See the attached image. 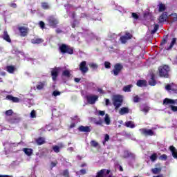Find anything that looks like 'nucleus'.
<instances>
[{
	"label": "nucleus",
	"mask_w": 177,
	"mask_h": 177,
	"mask_svg": "<svg viewBox=\"0 0 177 177\" xmlns=\"http://www.w3.org/2000/svg\"><path fill=\"white\" fill-rule=\"evenodd\" d=\"M163 105L169 107V109L174 113L177 111V99L172 100L169 98H165L163 100Z\"/></svg>",
	"instance_id": "f257e3e1"
},
{
	"label": "nucleus",
	"mask_w": 177,
	"mask_h": 177,
	"mask_svg": "<svg viewBox=\"0 0 177 177\" xmlns=\"http://www.w3.org/2000/svg\"><path fill=\"white\" fill-rule=\"evenodd\" d=\"M159 75L164 78H168L169 77V66L165 65L159 67Z\"/></svg>",
	"instance_id": "f03ea898"
},
{
	"label": "nucleus",
	"mask_w": 177,
	"mask_h": 177,
	"mask_svg": "<svg viewBox=\"0 0 177 177\" xmlns=\"http://www.w3.org/2000/svg\"><path fill=\"white\" fill-rule=\"evenodd\" d=\"M112 100L113 102V105L115 107V110H117V109H119V107L121 106V103H122V96L114 95Z\"/></svg>",
	"instance_id": "7ed1b4c3"
},
{
	"label": "nucleus",
	"mask_w": 177,
	"mask_h": 177,
	"mask_svg": "<svg viewBox=\"0 0 177 177\" xmlns=\"http://www.w3.org/2000/svg\"><path fill=\"white\" fill-rule=\"evenodd\" d=\"M59 50L62 52V53H68L69 55H73L74 52L70 46L66 44H62L59 46Z\"/></svg>",
	"instance_id": "20e7f679"
},
{
	"label": "nucleus",
	"mask_w": 177,
	"mask_h": 177,
	"mask_svg": "<svg viewBox=\"0 0 177 177\" xmlns=\"http://www.w3.org/2000/svg\"><path fill=\"white\" fill-rule=\"evenodd\" d=\"M47 21L50 27L55 28L59 24V19L55 17H50L48 18Z\"/></svg>",
	"instance_id": "39448f33"
},
{
	"label": "nucleus",
	"mask_w": 177,
	"mask_h": 177,
	"mask_svg": "<svg viewBox=\"0 0 177 177\" xmlns=\"http://www.w3.org/2000/svg\"><path fill=\"white\" fill-rule=\"evenodd\" d=\"M86 97L89 104H95V103H96V102H97L99 99V96L95 95H87Z\"/></svg>",
	"instance_id": "423d86ee"
},
{
	"label": "nucleus",
	"mask_w": 177,
	"mask_h": 177,
	"mask_svg": "<svg viewBox=\"0 0 177 177\" xmlns=\"http://www.w3.org/2000/svg\"><path fill=\"white\" fill-rule=\"evenodd\" d=\"M79 67L82 74H85L86 73H88V71L89 70V68H88V66H86V62L85 61L82 62L79 65Z\"/></svg>",
	"instance_id": "0eeeda50"
},
{
	"label": "nucleus",
	"mask_w": 177,
	"mask_h": 177,
	"mask_svg": "<svg viewBox=\"0 0 177 177\" xmlns=\"http://www.w3.org/2000/svg\"><path fill=\"white\" fill-rule=\"evenodd\" d=\"M140 132L145 136H153L154 135V131L151 129H140Z\"/></svg>",
	"instance_id": "6e6552de"
},
{
	"label": "nucleus",
	"mask_w": 177,
	"mask_h": 177,
	"mask_svg": "<svg viewBox=\"0 0 177 177\" xmlns=\"http://www.w3.org/2000/svg\"><path fill=\"white\" fill-rule=\"evenodd\" d=\"M169 17H168V13L167 12H164L159 17L158 21L159 23H164V21H167L169 20Z\"/></svg>",
	"instance_id": "1a4fd4ad"
},
{
	"label": "nucleus",
	"mask_w": 177,
	"mask_h": 177,
	"mask_svg": "<svg viewBox=\"0 0 177 177\" xmlns=\"http://www.w3.org/2000/svg\"><path fill=\"white\" fill-rule=\"evenodd\" d=\"M121 70H122V65H121V64H115L114 66V69L113 71V75H118V74H120V72L121 71Z\"/></svg>",
	"instance_id": "9d476101"
},
{
	"label": "nucleus",
	"mask_w": 177,
	"mask_h": 177,
	"mask_svg": "<svg viewBox=\"0 0 177 177\" xmlns=\"http://www.w3.org/2000/svg\"><path fill=\"white\" fill-rule=\"evenodd\" d=\"M62 68H55L51 71V75L53 77V80L56 81V78H57V75H59V73L60 72Z\"/></svg>",
	"instance_id": "9b49d317"
},
{
	"label": "nucleus",
	"mask_w": 177,
	"mask_h": 177,
	"mask_svg": "<svg viewBox=\"0 0 177 177\" xmlns=\"http://www.w3.org/2000/svg\"><path fill=\"white\" fill-rule=\"evenodd\" d=\"M131 38H132V35L127 32L124 36H122L120 37V41L122 44H126L127 41H128V39H131Z\"/></svg>",
	"instance_id": "f8f14e48"
},
{
	"label": "nucleus",
	"mask_w": 177,
	"mask_h": 177,
	"mask_svg": "<svg viewBox=\"0 0 177 177\" xmlns=\"http://www.w3.org/2000/svg\"><path fill=\"white\" fill-rule=\"evenodd\" d=\"M78 131H80V132H91L92 129L89 126H80L78 128Z\"/></svg>",
	"instance_id": "ddd939ff"
},
{
	"label": "nucleus",
	"mask_w": 177,
	"mask_h": 177,
	"mask_svg": "<svg viewBox=\"0 0 177 177\" xmlns=\"http://www.w3.org/2000/svg\"><path fill=\"white\" fill-rule=\"evenodd\" d=\"M21 119L20 117L14 115L13 118L10 119L8 121L10 124H19V122L21 121Z\"/></svg>",
	"instance_id": "4468645a"
},
{
	"label": "nucleus",
	"mask_w": 177,
	"mask_h": 177,
	"mask_svg": "<svg viewBox=\"0 0 177 177\" xmlns=\"http://www.w3.org/2000/svg\"><path fill=\"white\" fill-rule=\"evenodd\" d=\"M19 31L20 32L21 37H26V35H27L28 30L26 27L21 26L19 28Z\"/></svg>",
	"instance_id": "2eb2a0df"
},
{
	"label": "nucleus",
	"mask_w": 177,
	"mask_h": 177,
	"mask_svg": "<svg viewBox=\"0 0 177 177\" xmlns=\"http://www.w3.org/2000/svg\"><path fill=\"white\" fill-rule=\"evenodd\" d=\"M6 99L7 100H11L14 103H19L20 102V99H19V97H13V96L10 95H7Z\"/></svg>",
	"instance_id": "dca6fc26"
},
{
	"label": "nucleus",
	"mask_w": 177,
	"mask_h": 177,
	"mask_svg": "<svg viewBox=\"0 0 177 177\" xmlns=\"http://www.w3.org/2000/svg\"><path fill=\"white\" fill-rule=\"evenodd\" d=\"M105 174H106V175H109V174H110L109 170L102 169L101 171L97 173L96 177H103L104 176Z\"/></svg>",
	"instance_id": "f3484780"
},
{
	"label": "nucleus",
	"mask_w": 177,
	"mask_h": 177,
	"mask_svg": "<svg viewBox=\"0 0 177 177\" xmlns=\"http://www.w3.org/2000/svg\"><path fill=\"white\" fill-rule=\"evenodd\" d=\"M129 113V108L122 107L120 109L119 114L120 115H124V114H128Z\"/></svg>",
	"instance_id": "a211bd4d"
},
{
	"label": "nucleus",
	"mask_w": 177,
	"mask_h": 177,
	"mask_svg": "<svg viewBox=\"0 0 177 177\" xmlns=\"http://www.w3.org/2000/svg\"><path fill=\"white\" fill-rule=\"evenodd\" d=\"M72 120L73 122L71 124L70 128H75V124H78L80 122V118H78V116H75Z\"/></svg>",
	"instance_id": "6ab92c4d"
},
{
	"label": "nucleus",
	"mask_w": 177,
	"mask_h": 177,
	"mask_svg": "<svg viewBox=\"0 0 177 177\" xmlns=\"http://www.w3.org/2000/svg\"><path fill=\"white\" fill-rule=\"evenodd\" d=\"M169 21L171 23H174V21H177V14L176 13H172L169 17Z\"/></svg>",
	"instance_id": "aec40b11"
},
{
	"label": "nucleus",
	"mask_w": 177,
	"mask_h": 177,
	"mask_svg": "<svg viewBox=\"0 0 177 177\" xmlns=\"http://www.w3.org/2000/svg\"><path fill=\"white\" fill-rule=\"evenodd\" d=\"M45 86H46V82H39V84H37V86H36V88L39 91H41L44 88H45Z\"/></svg>",
	"instance_id": "412c9836"
},
{
	"label": "nucleus",
	"mask_w": 177,
	"mask_h": 177,
	"mask_svg": "<svg viewBox=\"0 0 177 177\" xmlns=\"http://www.w3.org/2000/svg\"><path fill=\"white\" fill-rule=\"evenodd\" d=\"M169 149H170V151L172 153V156H173L174 158H177V150H176V149H175L174 146H170Z\"/></svg>",
	"instance_id": "4be33fe9"
},
{
	"label": "nucleus",
	"mask_w": 177,
	"mask_h": 177,
	"mask_svg": "<svg viewBox=\"0 0 177 177\" xmlns=\"http://www.w3.org/2000/svg\"><path fill=\"white\" fill-rule=\"evenodd\" d=\"M6 70L8 73H10V74H13V73H15V71L16 70V68L13 66H8L6 67Z\"/></svg>",
	"instance_id": "5701e85b"
},
{
	"label": "nucleus",
	"mask_w": 177,
	"mask_h": 177,
	"mask_svg": "<svg viewBox=\"0 0 177 177\" xmlns=\"http://www.w3.org/2000/svg\"><path fill=\"white\" fill-rule=\"evenodd\" d=\"M62 75L64 77H66L67 78H70L71 77V71L70 70H65L62 73Z\"/></svg>",
	"instance_id": "b1692460"
},
{
	"label": "nucleus",
	"mask_w": 177,
	"mask_h": 177,
	"mask_svg": "<svg viewBox=\"0 0 177 177\" xmlns=\"http://www.w3.org/2000/svg\"><path fill=\"white\" fill-rule=\"evenodd\" d=\"M23 151L26 154V156H31L32 154V149H28V148H24L23 149Z\"/></svg>",
	"instance_id": "393cba45"
},
{
	"label": "nucleus",
	"mask_w": 177,
	"mask_h": 177,
	"mask_svg": "<svg viewBox=\"0 0 177 177\" xmlns=\"http://www.w3.org/2000/svg\"><path fill=\"white\" fill-rule=\"evenodd\" d=\"M3 38L5 41H7V42H11L10 37H9L7 31H4Z\"/></svg>",
	"instance_id": "a878e982"
},
{
	"label": "nucleus",
	"mask_w": 177,
	"mask_h": 177,
	"mask_svg": "<svg viewBox=\"0 0 177 177\" xmlns=\"http://www.w3.org/2000/svg\"><path fill=\"white\" fill-rule=\"evenodd\" d=\"M149 84L151 86H154V85H156L157 84V82H156V80H154V75H151V79L149 81Z\"/></svg>",
	"instance_id": "bb28decb"
},
{
	"label": "nucleus",
	"mask_w": 177,
	"mask_h": 177,
	"mask_svg": "<svg viewBox=\"0 0 177 177\" xmlns=\"http://www.w3.org/2000/svg\"><path fill=\"white\" fill-rule=\"evenodd\" d=\"M104 121L106 125H110L111 120L110 115H109V114L105 115V117L104 118Z\"/></svg>",
	"instance_id": "cd10ccee"
},
{
	"label": "nucleus",
	"mask_w": 177,
	"mask_h": 177,
	"mask_svg": "<svg viewBox=\"0 0 177 177\" xmlns=\"http://www.w3.org/2000/svg\"><path fill=\"white\" fill-rule=\"evenodd\" d=\"M123 157H124V158H127V157H133V158H135V155L129 153L128 151H125L124 152Z\"/></svg>",
	"instance_id": "c85d7f7f"
},
{
	"label": "nucleus",
	"mask_w": 177,
	"mask_h": 177,
	"mask_svg": "<svg viewBox=\"0 0 177 177\" xmlns=\"http://www.w3.org/2000/svg\"><path fill=\"white\" fill-rule=\"evenodd\" d=\"M137 86H140V88L143 86H146V81L145 80H138L137 82Z\"/></svg>",
	"instance_id": "c756f323"
},
{
	"label": "nucleus",
	"mask_w": 177,
	"mask_h": 177,
	"mask_svg": "<svg viewBox=\"0 0 177 177\" xmlns=\"http://www.w3.org/2000/svg\"><path fill=\"white\" fill-rule=\"evenodd\" d=\"M125 126L127 128H135V124L132 121H128L125 122Z\"/></svg>",
	"instance_id": "7c9ffc66"
},
{
	"label": "nucleus",
	"mask_w": 177,
	"mask_h": 177,
	"mask_svg": "<svg viewBox=\"0 0 177 177\" xmlns=\"http://www.w3.org/2000/svg\"><path fill=\"white\" fill-rule=\"evenodd\" d=\"M36 142L39 146H41V145H44V143H45V138L40 137L36 140Z\"/></svg>",
	"instance_id": "2f4dec72"
},
{
	"label": "nucleus",
	"mask_w": 177,
	"mask_h": 177,
	"mask_svg": "<svg viewBox=\"0 0 177 177\" xmlns=\"http://www.w3.org/2000/svg\"><path fill=\"white\" fill-rule=\"evenodd\" d=\"M32 44H42L44 42V39H33L31 40Z\"/></svg>",
	"instance_id": "473e14b6"
},
{
	"label": "nucleus",
	"mask_w": 177,
	"mask_h": 177,
	"mask_svg": "<svg viewBox=\"0 0 177 177\" xmlns=\"http://www.w3.org/2000/svg\"><path fill=\"white\" fill-rule=\"evenodd\" d=\"M133 86L132 84H129L123 88L124 92H131V88Z\"/></svg>",
	"instance_id": "72a5a7b5"
},
{
	"label": "nucleus",
	"mask_w": 177,
	"mask_h": 177,
	"mask_svg": "<svg viewBox=\"0 0 177 177\" xmlns=\"http://www.w3.org/2000/svg\"><path fill=\"white\" fill-rule=\"evenodd\" d=\"M140 110H141V111H143V113H145V114H146L149 112V106H145V105L141 106Z\"/></svg>",
	"instance_id": "f704fd0d"
},
{
	"label": "nucleus",
	"mask_w": 177,
	"mask_h": 177,
	"mask_svg": "<svg viewBox=\"0 0 177 177\" xmlns=\"http://www.w3.org/2000/svg\"><path fill=\"white\" fill-rule=\"evenodd\" d=\"M116 10H118V12H120V13H126L127 12V10L124 9L122 7L118 6L116 7Z\"/></svg>",
	"instance_id": "c9c22d12"
},
{
	"label": "nucleus",
	"mask_w": 177,
	"mask_h": 177,
	"mask_svg": "<svg viewBox=\"0 0 177 177\" xmlns=\"http://www.w3.org/2000/svg\"><path fill=\"white\" fill-rule=\"evenodd\" d=\"M166 91H175V88H174V84H167L165 86Z\"/></svg>",
	"instance_id": "e433bc0d"
},
{
	"label": "nucleus",
	"mask_w": 177,
	"mask_h": 177,
	"mask_svg": "<svg viewBox=\"0 0 177 177\" xmlns=\"http://www.w3.org/2000/svg\"><path fill=\"white\" fill-rule=\"evenodd\" d=\"M176 41H177L176 38H173L171 40V42L170 44V46L167 49H171V48H174V45H175L176 44Z\"/></svg>",
	"instance_id": "4c0bfd02"
},
{
	"label": "nucleus",
	"mask_w": 177,
	"mask_h": 177,
	"mask_svg": "<svg viewBox=\"0 0 177 177\" xmlns=\"http://www.w3.org/2000/svg\"><path fill=\"white\" fill-rule=\"evenodd\" d=\"M53 150L55 153H59L60 151V147L57 145H55L53 147Z\"/></svg>",
	"instance_id": "58836bf2"
},
{
	"label": "nucleus",
	"mask_w": 177,
	"mask_h": 177,
	"mask_svg": "<svg viewBox=\"0 0 177 177\" xmlns=\"http://www.w3.org/2000/svg\"><path fill=\"white\" fill-rule=\"evenodd\" d=\"M159 12H164L165 10V6L162 3L158 5Z\"/></svg>",
	"instance_id": "ea45409f"
},
{
	"label": "nucleus",
	"mask_w": 177,
	"mask_h": 177,
	"mask_svg": "<svg viewBox=\"0 0 177 177\" xmlns=\"http://www.w3.org/2000/svg\"><path fill=\"white\" fill-rule=\"evenodd\" d=\"M152 172L153 174H154V175H157V174H160V172H161V169L160 168L152 169Z\"/></svg>",
	"instance_id": "a19ab883"
},
{
	"label": "nucleus",
	"mask_w": 177,
	"mask_h": 177,
	"mask_svg": "<svg viewBox=\"0 0 177 177\" xmlns=\"http://www.w3.org/2000/svg\"><path fill=\"white\" fill-rule=\"evenodd\" d=\"M150 160L152 162L156 161L157 160V153H153L150 156Z\"/></svg>",
	"instance_id": "79ce46f5"
},
{
	"label": "nucleus",
	"mask_w": 177,
	"mask_h": 177,
	"mask_svg": "<svg viewBox=\"0 0 177 177\" xmlns=\"http://www.w3.org/2000/svg\"><path fill=\"white\" fill-rule=\"evenodd\" d=\"M159 26L158 24L154 25L153 30L151 31V34H156L157 32V30H158Z\"/></svg>",
	"instance_id": "37998d69"
},
{
	"label": "nucleus",
	"mask_w": 177,
	"mask_h": 177,
	"mask_svg": "<svg viewBox=\"0 0 177 177\" xmlns=\"http://www.w3.org/2000/svg\"><path fill=\"white\" fill-rule=\"evenodd\" d=\"M109 140H110V136H109L108 134H106L104 136V140L102 142L104 146V145H106V142H109Z\"/></svg>",
	"instance_id": "c03bdc74"
},
{
	"label": "nucleus",
	"mask_w": 177,
	"mask_h": 177,
	"mask_svg": "<svg viewBox=\"0 0 177 177\" xmlns=\"http://www.w3.org/2000/svg\"><path fill=\"white\" fill-rule=\"evenodd\" d=\"M89 67H91V68H93V70H95V68H97V64H95V63H90L88 64Z\"/></svg>",
	"instance_id": "a18cd8bd"
},
{
	"label": "nucleus",
	"mask_w": 177,
	"mask_h": 177,
	"mask_svg": "<svg viewBox=\"0 0 177 177\" xmlns=\"http://www.w3.org/2000/svg\"><path fill=\"white\" fill-rule=\"evenodd\" d=\"M60 95H62V93L57 91H55L53 92L52 93V96H54L56 97V96H60Z\"/></svg>",
	"instance_id": "49530a36"
},
{
	"label": "nucleus",
	"mask_w": 177,
	"mask_h": 177,
	"mask_svg": "<svg viewBox=\"0 0 177 177\" xmlns=\"http://www.w3.org/2000/svg\"><path fill=\"white\" fill-rule=\"evenodd\" d=\"M91 145L93 146V147H97V146H99V143L95 140L91 141Z\"/></svg>",
	"instance_id": "de8ad7c7"
},
{
	"label": "nucleus",
	"mask_w": 177,
	"mask_h": 177,
	"mask_svg": "<svg viewBox=\"0 0 177 177\" xmlns=\"http://www.w3.org/2000/svg\"><path fill=\"white\" fill-rule=\"evenodd\" d=\"M35 117H37V113L35 112V110H32L30 112V118H35Z\"/></svg>",
	"instance_id": "09e8293b"
},
{
	"label": "nucleus",
	"mask_w": 177,
	"mask_h": 177,
	"mask_svg": "<svg viewBox=\"0 0 177 177\" xmlns=\"http://www.w3.org/2000/svg\"><path fill=\"white\" fill-rule=\"evenodd\" d=\"M41 8H43V9H49V5L48 3H42Z\"/></svg>",
	"instance_id": "8fccbe9b"
},
{
	"label": "nucleus",
	"mask_w": 177,
	"mask_h": 177,
	"mask_svg": "<svg viewBox=\"0 0 177 177\" xmlns=\"http://www.w3.org/2000/svg\"><path fill=\"white\" fill-rule=\"evenodd\" d=\"M104 67H105V68H110V67H111V64H110V62H105Z\"/></svg>",
	"instance_id": "3c124183"
},
{
	"label": "nucleus",
	"mask_w": 177,
	"mask_h": 177,
	"mask_svg": "<svg viewBox=\"0 0 177 177\" xmlns=\"http://www.w3.org/2000/svg\"><path fill=\"white\" fill-rule=\"evenodd\" d=\"M104 122H103V120H98V121H95V124H96V125H101V126H103Z\"/></svg>",
	"instance_id": "603ef678"
},
{
	"label": "nucleus",
	"mask_w": 177,
	"mask_h": 177,
	"mask_svg": "<svg viewBox=\"0 0 177 177\" xmlns=\"http://www.w3.org/2000/svg\"><path fill=\"white\" fill-rule=\"evenodd\" d=\"M13 114V111L12 109H10L8 111H6V115H12Z\"/></svg>",
	"instance_id": "864d4df0"
},
{
	"label": "nucleus",
	"mask_w": 177,
	"mask_h": 177,
	"mask_svg": "<svg viewBox=\"0 0 177 177\" xmlns=\"http://www.w3.org/2000/svg\"><path fill=\"white\" fill-rule=\"evenodd\" d=\"M167 41H168V37H166L165 39L162 40L160 45H165Z\"/></svg>",
	"instance_id": "5fc2aeb1"
},
{
	"label": "nucleus",
	"mask_w": 177,
	"mask_h": 177,
	"mask_svg": "<svg viewBox=\"0 0 177 177\" xmlns=\"http://www.w3.org/2000/svg\"><path fill=\"white\" fill-rule=\"evenodd\" d=\"M160 160H162V161H165L167 160V155L163 154L160 156Z\"/></svg>",
	"instance_id": "6e6d98bb"
},
{
	"label": "nucleus",
	"mask_w": 177,
	"mask_h": 177,
	"mask_svg": "<svg viewBox=\"0 0 177 177\" xmlns=\"http://www.w3.org/2000/svg\"><path fill=\"white\" fill-rule=\"evenodd\" d=\"M139 100H140V98L138 95L134 97V98H133L134 103L139 102Z\"/></svg>",
	"instance_id": "4d7b16f0"
},
{
	"label": "nucleus",
	"mask_w": 177,
	"mask_h": 177,
	"mask_svg": "<svg viewBox=\"0 0 177 177\" xmlns=\"http://www.w3.org/2000/svg\"><path fill=\"white\" fill-rule=\"evenodd\" d=\"M131 16H132L133 19H139V16H138V14H136L135 12H133Z\"/></svg>",
	"instance_id": "13d9d810"
},
{
	"label": "nucleus",
	"mask_w": 177,
	"mask_h": 177,
	"mask_svg": "<svg viewBox=\"0 0 177 177\" xmlns=\"http://www.w3.org/2000/svg\"><path fill=\"white\" fill-rule=\"evenodd\" d=\"M98 114L99 115H104V114H106V112H104V111H98Z\"/></svg>",
	"instance_id": "bf43d9fd"
},
{
	"label": "nucleus",
	"mask_w": 177,
	"mask_h": 177,
	"mask_svg": "<svg viewBox=\"0 0 177 177\" xmlns=\"http://www.w3.org/2000/svg\"><path fill=\"white\" fill-rule=\"evenodd\" d=\"M64 177H68L69 176H68V170H65L64 171Z\"/></svg>",
	"instance_id": "052dcab7"
},
{
	"label": "nucleus",
	"mask_w": 177,
	"mask_h": 177,
	"mask_svg": "<svg viewBox=\"0 0 177 177\" xmlns=\"http://www.w3.org/2000/svg\"><path fill=\"white\" fill-rule=\"evenodd\" d=\"M39 26H40L41 28H44V27L45 26V23H44V21H41L39 22Z\"/></svg>",
	"instance_id": "680f3d73"
},
{
	"label": "nucleus",
	"mask_w": 177,
	"mask_h": 177,
	"mask_svg": "<svg viewBox=\"0 0 177 177\" xmlns=\"http://www.w3.org/2000/svg\"><path fill=\"white\" fill-rule=\"evenodd\" d=\"M79 172L81 173V175H85L86 174V171L85 169H82Z\"/></svg>",
	"instance_id": "e2e57ef3"
},
{
	"label": "nucleus",
	"mask_w": 177,
	"mask_h": 177,
	"mask_svg": "<svg viewBox=\"0 0 177 177\" xmlns=\"http://www.w3.org/2000/svg\"><path fill=\"white\" fill-rule=\"evenodd\" d=\"M105 104L106 106H109V104H110V100L105 99Z\"/></svg>",
	"instance_id": "0e129e2a"
},
{
	"label": "nucleus",
	"mask_w": 177,
	"mask_h": 177,
	"mask_svg": "<svg viewBox=\"0 0 177 177\" xmlns=\"http://www.w3.org/2000/svg\"><path fill=\"white\" fill-rule=\"evenodd\" d=\"M10 6L12 7V8H16L17 6L16 5V3H12L11 4H10Z\"/></svg>",
	"instance_id": "69168bd1"
},
{
	"label": "nucleus",
	"mask_w": 177,
	"mask_h": 177,
	"mask_svg": "<svg viewBox=\"0 0 177 177\" xmlns=\"http://www.w3.org/2000/svg\"><path fill=\"white\" fill-rule=\"evenodd\" d=\"M97 91L100 93H104V91H103L102 88H98Z\"/></svg>",
	"instance_id": "338daca9"
},
{
	"label": "nucleus",
	"mask_w": 177,
	"mask_h": 177,
	"mask_svg": "<svg viewBox=\"0 0 177 177\" xmlns=\"http://www.w3.org/2000/svg\"><path fill=\"white\" fill-rule=\"evenodd\" d=\"M174 64H177V57L174 60Z\"/></svg>",
	"instance_id": "774afa93"
}]
</instances>
